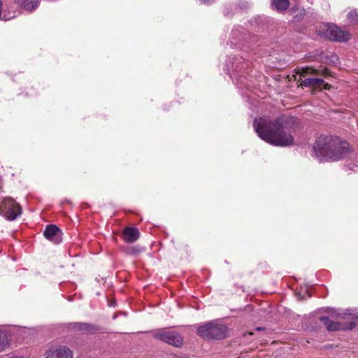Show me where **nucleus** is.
Masks as SVG:
<instances>
[{
  "instance_id": "nucleus-1",
  "label": "nucleus",
  "mask_w": 358,
  "mask_h": 358,
  "mask_svg": "<svg viewBox=\"0 0 358 358\" xmlns=\"http://www.w3.org/2000/svg\"><path fill=\"white\" fill-rule=\"evenodd\" d=\"M297 124V119L282 115L274 120L255 118L253 126L258 136L264 141L275 146L286 147L294 144L291 132Z\"/></svg>"
},
{
  "instance_id": "nucleus-2",
  "label": "nucleus",
  "mask_w": 358,
  "mask_h": 358,
  "mask_svg": "<svg viewBox=\"0 0 358 358\" xmlns=\"http://www.w3.org/2000/svg\"><path fill=\"white\" fill-rule=\"evenodd\" d=\"M313 149L315 154L327 161L336 162L345 159L352 152L349 143L336 136H320Z\"/></svg>"
},
{
  "instance_id": "nucleus-3",
  "label": "nucleus",
  "mask_w": 358,
  "mask_h": 358,
  "mask_svg": "<svg viewBox=\"0 0 358 358\" xmlns=\"http://www.w3.org/2000/svg\"><path fill=\"white\" fill-rule=\"evenodd\" d=\"M308 74H321L322 76H330V71L327 68H324L322 71L315 69L311 66H307L306 68H303L300 73V78L299 80L301 82V85L304 87H312L315 89H325L329 90L331 85L327 83H325L323 80L319 78H311L305 77Z\"/></svg>"
},
{
  "instance_id": "nucleus-4",
  "label": "nucleus",
  "mask_w": 358,
  "mask_h": 358,
  "mask_svg": "<svg viewBox=\"0 0 358 358\" xmlns=\"http://www.w3.org/2000/svg\"><path fill=\"white\" fill-rule=\"evenodd\" d=\"M227 327L216 322H208L198 327V335L206 340H222L225 338Z\"/></svg>"
},
{
  "instance_id": "nucleus-5",
  "label": "nucleus",
  "mask_w": 358,
  "mask_h": 358,
  "mask_svg": "<svg viewBox=\"0 0 358 358\" xmlns=\"http://www.w3.org/2000/svg\"><path fill=\"white\" fill-rule=\"evenodd\" d=\"M154 338L166 343L176 348H180L183 343V338L179 333L174 331H167L160 329L152 334Z\"/></svg>"
},
{
  "instance_id": "nucleus-6",
  "label": "nucleus",
  "mask_w": 358,
  "mask_h": 358,
  "mask_svg": "<svg viewBox=\"0 0 358 358\" xmlns=\"http://www.w3.org/2000/svg\"><path fill=\"white\" fill-rule=\"evenodd\" d=\"M3 208L5 210V216L9 221L14 220L18 215L22 213L20 206L13 199L8 198L5 199L3 202Z\"/></svg>"
},
{
  "instance_id": "nucleus-7",
  "label": "nucleus",
  "mask_w": 358,
  "mask_h": 358,
  "mask_svg": "<svg viewBox=\"0 0 358 358\" xmlns=\"http://www.w3.org/2000/svg\"><path fill=\"white\" fill-rule=\"evenodd\" d=\"M68 328L85 334H96L102 329L99 325L87 322H71L68 324Z\"/></svg>"
},
{
  "instance_id": "nucleus-8",
  "label": "nucleus",
  "mask_w": 358,
  "mask_h": 358,
  "mask_svg": "<svg viewBox=\"0 0 358 358\" xmlns=\"http://www.w3.org/2000/svg\"><path fill=\"white\" fill-rule=\"evenodd\" d=\"M327 37L331 41L345 42L350 38V34L336 26H329L327 29Z\"/></svg>"
},
{
  "instance_id": "nucleus-9",
  "label": "nucleus",
  "mask_w": 358,
  "mask_h": 358,
  "mask_svg": "<svg viewBox=\"0 0 358 358\" xmlns=\"http://www.w3.org/2000/svg\"><path fill=\"white\" fill-rule=\"evenodd\" d=\"M320 320L323 322L327 329L329 331H335L340 329L350 330L356 327V323L355 322H348L345 326H343L341 322H334L327 316H321Z\"/></svg>"
},
{
  "instance_id": "nucleus-10",
  "label": "nucleus",
  "mask_w": 358,
  "mask_h": 358,
  "mask_svg": "<svg viewBox=\"0 0 358 358\" xmlns=\"http://www.w3.org/2000/svg\"><path fill=\"white\" fill-rule=\"evenodd\" d=\"M43 235L47 240L55 244H59L62 241L63 233L57 225H46Z\"/></svg>"
},
{
  "instance_id": "nucleus-11",
  "label": "nucleus",
  "mask_w": 358,
  "mask_h": 358,
  "mask_svg": "<svg viewBox=\"0 0 358 358\" xmlns=\"http://www.w3.org/2000/svg\"><path fill=\"white\" fill-rule=\"evenodd\" d=\"M140 231L138 228L127 226L122 233V238L127 243H133L140 238Z\"/></svg>"
},
{
  "instance_id": "nucleus-12",
  "label": "nucleus",
  "mask_w": 358,
  "mask_h": 358,
  "mask_svg": "<svg viewBox=\"0 0 358 358\" xmlns=\"http://www.w3.org/2000/svg\"><path fill=\"white\" fill-rule=\"evenodd\" d=\"M72 351L64 346L48 350L45 358H72Z\"/></svg>"
},
{
  "instance_id": "nucleus-13",
  "label": "nucleus",
  "mask_w": 358,
  "mask_h": 358,
  "mask_svg": "<svg viewBox=\"0 0 358 358\" xmlns=\"http://www.w3.org/2000/svg\"><path fill=\"white\" fill-rule=\"evenodd\" d=\"M122 252L127 256H137L145 250V248L139 245H124L121 247Z\"/></svg>"
},
{
  "instance_id": "nucleus-14",
  "label": "nucleus",
  "mask_w": 358,
  "mask_h": 358,
  "mask_svg": "<svg viewBox=\"0 0 358 358\" xmlns=\"http://www.w3.org/2000/svg\"><path fill=\"white\" fill-rule=\"evenodd\" d=\"M15 1L21 8L29 11L35 10L39 4L38 0H15Z\"/></svg>"
},
{
  "instance_id": "nucleus-15",
  "label": "nucleus",
  "mask_w": 358,
  "mask_h": 358,
  "mask_svg": "<svg viewBox=\"0 0 358 358\" xmlns=\"http://www.w3.org/2000/svg\"><path fill=\"white\" fill-rule=\"evenodd\" d=\"M290 3L289 0H271V6L278 12H282L288 9Z\"/></svg>"
},
{
  "instance_id": "nucleus-16",
  "label": "nucleus",
  "mask_w": 358,
  "mask_h": 358,
  "mask_svg": "<svg viewBox=\"0 0 358 358\" xmlns=\"http://www.w3.org/2000/svg\"><path fill=\"white\" fill-rule=\"evenodd\" d=\"M292 10L294 13H296L294 20L296 22L301 21L307 14L304 8L294 7Z\"/></svg>"
},
{
  "instance_id": "nucleus-17",
  "label": "nucleus",
  "mask_w": 358,
  "mask_h": 358,
  "mask_svg": "<svg viewBox=\"0 0 358 358\" xmlns=\"http://www.w3.org/2000/svg\"><path fill=\"white\" fill-rule=\"evenodd\" d=\"M8 344L9 343L6 334L0 331V352L3 351Z\"/></svg>"
},
{
  "instance_id": "nucleus-18",
  "label": "nucleus",
  "mask_w": 358,
  "mask_h": 358,
  "mask_svg": "<svg viewBox=\"0 0 358 358\" xmlns=\"http://www.w3.org/2000/svg\"><path fill=\"white\" fill-rule=\"evenodd\" d=\"M348 17L349 21L355 24H358V10H352L348 13Z\"/></svg>"
},
{
  "instance_id": "nucleus-19",
  "label": "nucleus",
  "mask_w": 358,
  "mask_h": 358,
  "mask_svg": "<svg viewBox=\"0 0 358 358\" xmlns=\"http://www.w3.org/2000/svg\"><path fill=\"white\" fill-rule=\"evenodd\" d=\"M331 315L332 317H340V318H342V319H345L347 315L350 316V315H352L353 314H352V311L350 310H349V309L346 310V312L344 313H337L336 312V310L333 309L331 311Z\"/></svg>"
},
{
  "instance_id": "nucleus-20",
  "label": "nucleus",
  "mask_w": 358,
  "mask_h": 358,
  "mask_svg": "<svg viewBox=\"0 0 358 358\" xmlns=\"http://www.w3.org/2000/svg\"><path fill=\"white\" fill-rule=\"evenodd\" d=\"M263 329H264V328H262V327H257V331H260V330H263Z\"/></svg>"
},
{
  "instance_id": "nucleus-21",
  "label": "nucleus",
  "mask_w": 358,
  "mask_h": 358,
  "mask_svg": "<svg viewBox=\"0 0 358 358\" xmlns=\"http://www.w3.org/2000/svg\"><path fill=\"white\" fill-rule=\"evenodd\" d=\"M353 315H355V314H354ZM354 318H355V319H357V320H358V315H357V316H354Z\"/></svg>"
}]
</instances>
